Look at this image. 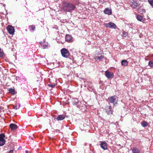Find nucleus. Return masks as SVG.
Masks as SVG:
<instances>
[{
    "instance_id": "19",
    "label": "nucleus",
    "mask_w": 153,
    "mask_h": 153,
    "mask_svg": "<svg viewBox=\"0 0 153 153\" xmlns=\"http://www.w3.org/2000/svg\"><path fill=\"white\" fill-rule=\"evenodd\" d=\"M133 153H140V150L136 148H134L132 150Z\"/></svg>"
},
{
    "instance_id": "28",
    "label": "nucleus",
    "mask_w": 153,
    "mask_h": 153,
    "mask_svg": "<svg viewBox=\"0 0 153 153\" xmlns=\"http://www.w3.org/2000/svg\"><path fill=\"white\" fill-rule=\"evenodd\" d=\"M48 86H49L50 87H51L52 88H53L55 87V85L53 84H50L48 85Z\"/></svg>"
},
{
    "instance_id": "23",
    "label": "nucleus",
    "mask_w": 153,
    "mask_h": 153,
    "mask_svg": "<svg viewBox=\"0 0 153 153\" xmlns=\"http://www.w3.org/2000/svg\"><path fill=\"white\" fill-rule=\"evenodd\" d=\"M4 56V53L3 50L0 48V57H3Z\"/></svg>"
},
{
    "instance_id": "1",
    "label": "nucleus",
    "mask_w": 153,
    "mask_h": 153,
    "mask_svg": "<svg viewBox=\"0 0 153 153\" xmlns=\"http://www.w3.org/2000/svg\"><path fill=\"white\" fill-rule=\"evenodd\" d=\"M8 33L10 35H13L14 34L15 29L14 27L11 25H8L7 27Z\"/></svg>"
},
{
    "instance_id": "7",
    "label": "nucleus",
    "mask_w": 153,
    "mask_h": 153,
    "mask_svg": "<svg viewBox=\"0 0 153 153\" xmlns=\"http://www.w3.org/2000/svg\"><path fill=\"white\" fill-rule=\"evenodd\" d=\"M105 75L108 79L112 78L114 76L113 74L108 71L105 72Z\"/></svg>"
},
{
    "instance_id": "32",
    "label": "nucleus",
    "mask_w": 153,
    "mask_h": 153,
    "mask_svg": "<svg viewBox=\"0 0 153 153\" xmlns=\"http://www.w3.org/2000/svg\"><path fill=\"white\" fill-rule=\"evenodd\" d=\"M67 37V35H65V41H67V39L66 38V37Z\"/></svg>"
},
{
    "instance_id": "8",
    "label": "nucleus",
    "mask_w": 153,
    "mask_h": 153,
    "mask_svg": "<svg viewBox=\"0 0 153 153\" xmlns=\"http://www.w3.org/2000/svg\"><path fill=\"white\" fill-rule=\"evenodd\" d=\"M62 56L64 57H67V49L65 48H62L61 50Z\"/></svg>"
},
{
    "instance_id": "33",
    "label": "nucleus",
    "mask_w": 153,
    "mask_h": 153,
    "mask_svg": "<svg viewBox=\"0 0 153 153\" xmlns=\"http://www.w3.org/2000/svg\"><path fill=\"white\" fill-rule=\"evenodd\" d=\"M14 109L16 110L17 109V108H16V106L14 107Z\"/></svg>"
},
{
    "instance_id": "2",
    "label": "nucleus",
    "mask_w": 153,
    "mask_h": 153,
    "mask_svg": "<svg viewBox=\"0 0 153 153\" xmlns=\"http://www.w3.org/2000/svg\"><path fill=\"white\" fill-rule=\"evenodd\" d=\"M5 137L4 134H0V146H2L5 144V140L4 139Z\"/></svg>"
},
{
    "instance_id": "20",
    "label": "nucleus",
    "mask_w": 153,
    "mask_h": 153,
    "mask_svg": "<svg viewBox=\"0 0 153 153\" xmlns=\"http://www.w3.org/2000/svg\"><path fill=\"white\" fill-rule=\"evenodd\" d=\"M141 124L142 126L144 127H145L148 126V123L146 121H143L142 123H141Z\"/></svg>"
},
{
    "instance_id": "17",
    "label": "nucleus",
    "mask_w": 153,
    "mask_h": 153,
    "mask_svg": "<svg viewBox=\"0 0 153 153\" xmlns=\"http://www.w3.org/2000/svg\"><path fill=\"white\" fill-rule=\"evenodd\" d=\"M73 40V37L71 36L68 34V42H72Z\"/></svg>"
},
{
    "instance_id": "25",
    "label": "nucleus",
    "mask_w": 153,
    "mask_h": 153,
    "mask_svg": "<svg viewBox=\"0 0 153 153\" xmlns=\"http://www.w3.org/2000/svg\"><path fill=\"white\" fill-rule=\"evenodd\" d=\"M29 27L30 28L31 30H34L36 28L35 27L34 25H30Z\"/></svg>"
},
{
    "instance_id": "4",
    "label": "nucleus",
    "mask_w": 153,
    "mask_h": 153,
    "mask_svg": "<svg viewBox=\"0 0 153 153\" xmlns=\"http://www.w3.org/2000/svg\"><path fill=\"white\" fill-rule=\"evenodd\" d=\"M106 27L110 28L115 29L116 27L115 24L111 22H110L108 24H105Z\"/></svg>"
},
{
    "instance_id": "16",
    "label": "nucleus",
    "mask_w": 153,
    "mask_h": 153,
    "mask_svg": "<svg viewBox=\"0 0 153 153\" xmlns=\"http://www.w3.org/2000/svg\"><path fill=\"white\" fill-rule=\"evenodd\" d=\"M139 4L135 2H132L131 4V6L132 7L135 8L137 7Z\"/></svg>"
},
{
    "instance_id": "36",
    "label": "nucleus",
    "mask_w": 153,
    "mask_h": 153,
    "mask_svg": "<svg viewBox=\"0 0 153 153\" xmlns=\"http://www.w3.org/2000/svg\"><path fill=\"white\" fill-rule=\"evenodd\" d=\"M119 145V146H120V144H119V145Z\"/></svg>"
},
{
    "instance_id": "31",
    "label": "nucleus",
    "mask_w": 153,
    "mask_h": 153,
    "mask_svg": "<svg viewBox=\"0 0 153 153\" xmlns=\"http://www.w3.org/2000/svg\"><path fill=\"white\" fill-rule=\"evenodd\" d=\"M67 104V102L66 101H65V102H63V104L64 106H65Z\"/></svg>"
},
{
    "instance_id": "24",
    "label": "nucleus",
    "mask_w": 153,
    "mask_h": 153,
    "mask_svg": "<svg viewBox=\"0 0 153 153\" xmlns=\"http://www.w3.org/2000/svg\"><path fill=\"white\" fill-rule=\"evenodd\" d=\"M149 65L151 67H153V60L150 61L149 62Z\"/></svg>"
},
{
    "instance_id": "34",
    "label": "nucleus",
    "mask_w": 153,
    "mask_h": 153,
    "mask_svg": "<svg viewBox=\"0 0 153 153\" xmlns=\"http://www.w3.org/2000/svg\"><path fill=\"white\" fill-rule=\"evenodd\" d=\"M25 152H26V153H28V151H26Z\"/></svg>"
},
{
    "instance_id": "13",
    "label": "nucleus",
    "mask_w": 153,
    "mask_h": 153,
    "mask_svg": "<svg viewBox=\"0 0 153 153\" xmlns=\"http://www.w3.org/2000/svg\"><path fill=\"white\" fill-rule=\"evenodd\" d=\"M104 12L105 13L109 15L112 13L111 9H109L108 8H106L104 11Z\"/></svg>"
},
{
    "instance_id": "27",
    "label": "nucleus",
    "mask_w": 153,
    "mask_h": 153,
    "mask_svg": "<svg viewBox=\"0 0 153 153\" xmlns=\"http://www.w3.org/2000/svg\"><path fill=\"white\" fill-rule=\"evenodd\" d=\"M123 36L124 37H126L128 35L127 33L125 32L124 31H123Z\"/></svg>"
},
{
    "instance_id": "30",
    "label": "nucleus",
    "mask_w": 153,
    "mask_h": 153,
    "mask_svg": "<svg viewBox=\"0 0 153 153\" xmlns=\"http://www.w3.org/2000/svg\"><path fill=\"white\" fill-rule=\"evenodd\" d=\"M13 150H10V151H9L8 152V153H12L13 152Z\"/></svg>"
},
{
    "instance_id": "18",
    "label": "nucleus",
    "mask_w": 153,
    "mask_h": 153,
    "mask_svg": "<svg viewBox=\"0 0 153 153\" xmlns=\"http://www.w3.org/2000/svg\"><path fill=\"white\" fill-rule=\"evenodd\" d=\"M121 63L122 65L124 66H127L128 64V62L126 60H122Z\"/></svg>"
},
{
    "instance_id": "22",
    "label": "nucleus",
    "mask_w": 153,
    "mask_h": 153,
    "mask_svg": "<svg viewBox=\"0 0 153 153\" xmlns=\"http://www.w3.org/2000/svg\"><path fill=\"white\" fill-rule=\"evenodd\" d=\"M136 18L138 21H141L143 19V17L140 15H138L137 16Z\"/></svg>"
},
{
    "instance_id": "35",
    "label": "nucleus",
    "mask_w": 153,
    "mask_h": 153,
    "mask_svg": "<svg viewBox=\"0 0 153 153\" xmlns=\"http://www.w3.org/2000/svg\"><path fill=\"white\" fill-rule=\"evenodd\" d=\"M43 44H43V43H42V44H41V45H42Z\"/></svg>"
},
{
    "instance_id": "6",
    "label": "nucleus",
    "mask_w": 153,
    "mask_h": 153,
    "mask_svg": "<svg viewBox=\"0 0 153 153\" xmlns=\"http://www.w3.org/2000/svg\"><path fill=\"white\" fill-rule=\"evenodd\" d=\"M75 8V6L71 4L68 3V11H71L72 10H74Z\"/></svg>"
},
{
    "instance_id": "15",
    "label": "nucleus",
    "mask_w": 153,
    "mask_h": 153,
    "mask_svg": "<svg viewBox=\"0 0 153 153\" xmlns=\"http://www.w3.org/2000/svg\"><path fill=\"white\" fill-rule=\"evenodd\" d=\"M104 58V56H103L101 55L100 56H96L95 57V59L97 61H99L102 59H103Z\"/></svg>"
},
{
    "instance_id": "14",
    "label": "nucleus",
    "mask_w": 153,
    "mask_h": 153,
    "mask_svg": "<svg viewBox=\"0 0 153 153\" xmlns=\"http://www.w3.org/2000/svg\"><path fill=\"white\" fill-rule=\"evenodd\" d=\"M10 128L12 130H14L18 128L17 126L13 123H11L10 125Z\"/></svg>"
},
{
    "instance_id": "21",
    "label": "nucleus",
    "mask_w": 153,
    "mask_h": 153,
    "mask_svg": "<svg viewBox=\"0 0 153 153\" xmlns=\"http://www.w3.org/2000/svg\"><path fill=\"white\" fill-rule=\"evenodd\" d=\"M9 91L10 93L12 94L13 95H15L16 93L15 90L12 88L9 89Z\"/></svg>"
},
{
    "instance_id": "10",
    "label": "nucleus",
    "mask_w": 153,
    "mask_h": 153,
    "mask_svg": "<svg viewBox=\"0 0 153 153\" xmlns=\"http://www.w3.org/2000/svg\"><path fill=\"white\" fill-rule=\"evenodd\" d=\"M68 61L69 63L71 64L73 63V58L72 56L70 55L69 52L68 51Z\"/></svg>"
},
{
    "instance_id": "9",
    "label": "nucleus",
    "mask_w": 153,
    "mask_h": 153,
    "mask_svg": "<svg viewBox=\"0 0 153 153\" xmlns=\"http://www.w3.org/2000/svg\"><path fill=\"white\" fill-rule=\"evenodd\" d=\"M100 146L104 150L107 149V144L105 142H101Z\"/></svg>"
},
{
    "instance_id": "37",
    "label": "nucleus",
    "mask_w": 153,
    "mask_h": 153,
    "mask_svg": "<svg viewBox=\"0 0 153 153\" xmlns=\"http://www.w3.org/2000/svg\"><path fill=\"white\" fill-rule=\"evenodd\" d=\"M67 104H68V102Z\"/></svg>"
},
{
    "instance_id": "3",
    "label": "nucleus",
    "mask_w": 153,
    "mask_h": 153,
    "mask_svg": "<svg viewBox=\"0 0 153 153\" xmlns=\"http://www.w3.org/2000/svg\"><path fill=\"white\" fill-rule=\"evenodd\" d=\"M72 103L74 105H76V106L77 108H80V107L79 106V105H81V103L80 102H79L78 99L77 98H73L72 99Z\"/></svg>"
},
{
    "instance_id": "11",
    "label": "nucleus",
    "mask_w": 153,
    "mask_h": 153,
    "mask_svg": "<svg viewBox=\"0 0 153 153\" xmlns=\"http://www.w3.org/2000/svg\"><path fill=\"white\" fill-rule=\"evenodd\" d=\"M65 117V116L64 115H59L55 119H56L58 121L62 120L64 119Z\"/></svg>"
},
{
    "instance_id": "12",
    "label": "nucleus",
    "mask_w": 153,
    "mask_h": 153,
    "mask_svg": "<svg viewBox=\"0 0 153 153\" xmlns=\"http://www.w3.org/2000/svg\"><path fill=\"white\" fill-rule=\"evenodd\" d=\"M105 109L108 114H110L112 113V111L111 110L110 106H108L106 107Z\"/></svg>"
},
{
    "instance_id": "26",
    "label": "nucleus",
    "mask_w": 153,
    "mask_h": 153,
    "mask_svg": "<svg viewBox=\"0 0 153 153\" xmlns=\"http://www.w3.org/2000/svg\"><path fill=\"white\" fill-rule=\"evenodd\" d=\"M148 1L150 5L153 7V0H148Z\"/></svg>"
},
{
    "instance_id": "5",
    "label": "nucleus",
    "mask_w": 153,
    "mask_h": 153,
    "mask_svg": "<svg viewBox=\"0 0 153 153\" xmlns=\"http://www.w3.org/2000/svg\"><path fill=\"white\" fill-rule=\"evenodd\" d=\"M117 98L115 96L110 97H108V100L109 101V102L113 103L114 104L117 103L116 101Z\"/></svg>"
},
{
    "instance_id": "29",
    "label": "nucleus",
    "mask_w": 153,
    "mask_h": 153,
    "mask_svg": "<svg viewBox=\"0 0 153 153\" xmlns=\"http://www.w3.org/2000/svg\"><path fill=\"white\" fill-rule=\"evenodd\" d=\"M79 106L80 107V108H79V109H82V107H83V104L81 103V105H79Z\"/></svg>"
}]
</instances>
